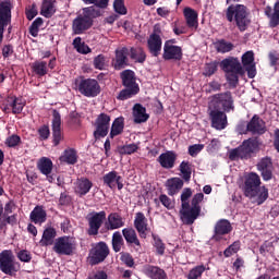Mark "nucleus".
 Here are the masks:
<instances>
[{"instance_id":"nucleus-1","label":"nucleus","mask_w":279,"mask_h":279,"mask_svg":"<svg viewBox=\"0 0 279 279\" xmlns=\"http://www.w3.org/2000/svg\"><path fill=\"white\" fill-rule=\"evenodd\" d=\"M260 175L256 172H250L244 177L243 194L248 199H255L257 206H263L269 199V189L265 185L260 186Z\"/></svg>"},{"instance_id":"nucleus-2","label":"nucleus","mask_w":279,"mask_h":279,"mask_svg":"<svg viewBox=\"0 0 279 279\" xmlns=\"http://www.w3.org/2000/svg\"><path fill=\"white\" fill-rule=\"evenodd\" d=\"M101 16V10L95 8V7H86L83 8L82 14H78L73 21H72V32L76 36H80L82 34H85L93 27L95 23V19H99Z\"/></svg>"},{"instance_id":"nucleus-3","label":"nucleus","mask_w":279,"mask_h":279,"mask_svg":"<svg viewBox=\"0 0 279 279\" xmlns=\"http://www.w3.org/2000/svg\"><path fill=\"white\" fill-rule=\"evenodd\" d=\"M220 69L226 73L230 88L239 86V77H245V69L239 58L228 57L220 62Z\"/></svg>"},{"instance_id":"nucleus-4","label":"nucleus","mask_w":279,"mask_h":279,"mask_svg":"<svg viewBox=\"0 0 279 279\" xmlns=\"http://www.w3.org/2000/svg\"><path fill=\"white\" fill-rule=\"evenodd\" d=\"M228 23H234L240 32H245L250 25V12L245 4H230L225 11Z\"/></svg>"},{"instance_id":"nucleus-5","label":"nucleus","mask_w":279,"mask_h":279,"mask_svg":"<svg viewBox=\"0 0 279 279\" xmlns=\"http://www.w3.org/2000/svg\"><path fill=\"white\" fill-rule=\"evenodd\" d=\"M260 147V142H258V137H253L248 140H244L242 145L236 148H233L229 153V158L231 160H247L252 158V154H256Z\"/></svg>"},{"instance_id":"nucleus-6","label":"nucleus","mask_w":279,"mask_h":279,"mask_svg":"<svg viewBox=\"0 0 279 279\" xmlns=\"http://www.w3.org/2000/svg\"><path fill=\"white\" fill-rule=\"evenodd\" d=\"M204 202V193H197L191 201V206L186 210H180L181 221L185 226H193L195 220L202 214V204Z\"/></svg>"},{"instance_id":"nucleus-7","label":"nucleus","mask_w":279,"mask_h":279,"mask_svg":"<svg viewBox=\"0 0 279 279\" xmlns=\"http://www.w3.org/2000/svg\"><path fill=\"white\" fill-rule=\"evenodd\" d=\"M76 88L83 97H98L101 94V85L95 78H84L81 76L80 80L75 81Z\"/></svg>"},{"instance_id":"nucleus-8","label":"nucleus","mask_w":279,"mask_h":279,"mask_svg":"<svg viewBox=\"0 0 279 279\" xmlns=\"http://www.w3.org/2000/svg\"><path fill=\"white\" fill-rule=\"evenodd\" d=\"M0 271L5 276H16L21 271V264L14 260L12 250H4L0 253Z\"/></svg>"},{"instance_id":"nucleus-9","label":"nucleus","mask_w":279,"mask_h":279,"mask_svg":"<svg viewBox=\"0 0 279 279\" xmlns=\"http://www.w3.org/2000/svg\"><path fill=\"white\" fill-rule=\"evenodd\" d=\"M208 106L223 110L225 112H234V97H232V92L227 90L213 95Z\"/></svg>"},{"instance_id":"nucleus-10","label":"nucleus","mask_w":279,"mask_h":279,"mask_svg":"<svg viewBox=\"0 0 279 279\" xmlns=\"http://www.w3.org/2000/svg\"><path fill=\"white\" fill-rule=\"evenodd\" d=\"M52 250L59 256H73L75 252V241L66 235L60 236L56 239Z\"/></svg>"},{"instance_id":"nucleus-11","label":"nucleus","mask_w":279,"mask_h":279,"mask_svg":"<svg viewBox=\"0 0 279 279\" xmlns=\"http://www.w3.org/2000/svg\"><path fill=\"white\" fill-rule=\"evenodd\" d=\"M227 111L217 109L216 107H210L208 105V114L211 121V128L215 130H226L228 128V116Z\"/></svg>"},{"instance_id":"nucleus-12","label":"nucleus","mask_w":279,"mask_h":279,"mask_svg":"<svg viewBox=\"0 0 279 279\" xmlns=\"http://www.w3.org/2000/svg\"><path fill=\"white\" fill-rule=\"evenodd\" d=\"M110 121L111 118L107 113H100L96 118L94 131L95 141H99V138H106L108 136V132H110Z\"/></svg>"},{"instance_id":"nucleus-13","label":"nucleus","mask_w":279,"mask_h":279,"mask_svg":"<svg viewBox=\"0 0 279 279\" xmlns=\"http://www.w3.org/2000/svg\"><path fill=\"white\" fill-rule=\"evenodd\" d=\"M110 255V247L106 242H98L89 252L90 265L104 263Z\"/></svg>"},{"instance_id":"nucleus-14","label":"nucleus","mask_w":279,"mask_h":279,"mask_svg":"<svg viewBox=\"0 0 279 279\" xmlns=\"http://www.w3.org/2000/svg\"><path fill=\"white\" fill-rule=\"evenodd\" d=\"M88 226L87 234L89 236H97L99 234V229L104 226V221H106V211L93 213L87 217Z\"/></svg>"},{"instance_id":"nucleus-15","label":"nucleus","mask_w":279,"mask_h":279,"mask_svg":"<svg viewBox=\"0 0 279 279\" xmlns=\"http://www.w3.org/2000/svg\"><path fill=\"white\" fill-rule=\"evenodd\" d=\"M52 143L56 147L60 145L62 141V116H60V111L53 109L52 111Z\"/></svg>"},{"instance_id":"nucleus-16","label":"nucleus","mask_w":279,"mask_h":279,"mask_svg":"<svg viewBox=\"0 0 279 279\" xmlns=\"http://www.w3.org/2000/svg\"><path fill=\"white\" fill-rule=\"evenodd\" d=\"M183 56H184V53L182 52V47L171 45V41L165 43L162 58L166 61L174 60V62H180V60H182Z\"/></svg>"},{"instance_id":"nucleus-17","label":"nucleus","mask_w":279,"mask_h":279,"mask_svg":"<svg viewBox=\"0 0 279 279\" xmlns=\"http://www.w3.org/2000/svg\"><path fill=\"white\" fill-rule=\"evenodd\" d=\"M12 23V3L10 1L0 2V32L4 33L7 25Z\"/></svg>"},{"instance_id":"nucleus-18","label":"nucleus","mask_w":279,"mask_h":279,"mask_svg":"<svg viewBox=\"0 0 279 279\" xmlns=\"http://www.w3.org/2000/svg\"><path fill=\"white\" fill-rule=\"evenodd\" d=\"M257 171L260 172V175L264 182H269L274 178V161L270 157H264L257 163Z\"/></svg>"},{"instance_id":"nucleus-19","label":"nucleus","mask_w":279,"mask_h":279,"mask_svg":"<svg viewBox=\"0 0 279 279\" xmlns=\"http://www.w3.org/2000/svg\"><path fill=\"white\" fill-rule=\"evenodd\" d=\"M247 130L250 134L253 136H263L265 132H267V126L265 125V121L260 119L257 114L253 116L252 119L246 122Z\"/></svg>"},{"instance_id":"nucleus-20","label":"nucleus","mask_w":279,"mask_h":279,"mask_svg":"<svg viewBox=\"0 0 279 279\" xmlns=\"http://www.w3.org/2000/svg\"><path fill=\"white\" fill-rule=\"evenodd\" d=\"M242 66L250 80L256 77V62H254V51L250 50L242 54Z\"/></svg>"},{"instance_id":"nucleus-21","label":"nucleus","mask_w":279,"mask_h":279,"mask_svg":"<svg viewBox=\"0 0 279 279\" xmlns=\"http://www.w3.org/2000/svg\"><path fill=\"white\" fill-rule=\"evenodd\" d=\"M232 232V223L229 222L228 219H220L216 222L214 228L213 241H221V236H226V234H230Z\"/></svg>"},{"instance_id":"nucleus-22","label":"nucleus","mask_w":279,"mask_h":279,"mask_svg":"<svg viewBox=\"0 0 279 279\" xmlns=\"http://www.w3.org/2000/svg\"><path fill=\"white\" fill-rule=\"evenodd\" d=\"M133 226L137 231V233L140 234L141 239H147V231L149 230V227H148L147 217H145V214L141 211L136 213Z\"/></svg>"},{"instance_id":"nucleus-23","label":"nucleus","mask_w":279,"mask_h":279,"mask_svg":"<svg viewBox=\"0 0 279 279\" xmlns=\"http://www.w3.org/2000/svg\"><path fill=\"white\" fill-rule=\"evenodd\" d=\"M120 78L122 81V86L124 88H133L135 90H141L138 83H136V74L132 70H124L120 73Z\"/></svg>"},{"instance_id":"nucleus-24","label":"nucleus","mask_w":279,"mask_h":279,"mask_svg":"<svg viewBox=\"0 0 279 279\" xmlns=\"http://www.w3.org/2000/svg\"><path fill=\"white\" fill-rule=\"evenodd\" d=\"M175 160H178V154L173 150H167L157 158V162H159L162 169H173Z\"/></svg>"},{"instance_id":"nucleus-25","label":"nucleus","mask_w":279,"mask_h":279,"mask_svg":"<svg viewBox=\"0 0 279 279\" xmlns=\"http://www.w3.org/2000/svg\"><path fill=\"white\" fill-rule=\"evenodd\" d=\"M129 50L126 47L116 50V59L113 60V68L116 71H122L125 66H130V61L128 60Z\"/></svg>"},{"instance_id":"nucleus-26","label":"nucleus","mask_w":279,"mask_h":279,"mask_svg":"<svg viewBox=\"0 0 279 279\" xmlns=\"http://www.w3.org/2000/svg\"><path fill=\"white\" fill-rule=\"evenodd\" d=\"M147 47L153 58H158L162 51V38L158 35H150L147 40Z\"/></svg>"},{"instance_id":"nucleus-27","label":"nucleus","mask_w":279,"mask_h":279,"mask_svg":"<svg viewBox=\"0 0 279 279\" xmlns=\"http://www.w3.org/2000/svg\"><path fill=\"white\" fill-rule=\"evenodd\" d=\"M184 186V181L178 177L170 178L166 181V187L168 191V195L173 197V195H178L182 187Z\"/></svg>"},{"instance_id":"nucleus-28","label":"nucleus","mask_w":279,"mask_h":279,"mask_svg":"<svg viewBox=\"0 0 279 279\" xmlns=\"http://www.w3.org/2000/svg\"><path fill=\"white\" fill-rule=\"evenodd\" d=\"M29 219L32 223L43 226L47 221V211L45 207L37 205L29 214Z\"/></svg>"},{"instance_id":"nucleus-29","label":"nucleus","mask_w":279,"mask_h":279,"mask_svg":"<svg viewBox=\"0 0 279 279\" xmlns=\"http://www.w3.org/2000/svg\"><path fill=\"white\" fill-rule=\"evenodd\" d=\"M90 189H93V181H89L88 178H81L76 181L74 192L78 197H84V195L90 193Z\"/></svg>"},{"instance_id":"nucleus-30","label":"nucleus","mask_w":279,"mask_h":279,"mask_svg":"<svg viewBox=\"0 0 279 279\" xmlns=\"http://www.w3.org/2000/svg\"><path fill=\"white\" fill-rule=\"evenodd\" d=\"M122 235L126 241V245H134L141 250V240H138V234H136V230L132 227L124 228L122 230Z\"/></svg>"},{"instance_id":"nucleus-31","label":"nucleus","mask_w":279,"mask_h":279,"mask_svg":"<svg viewBox=\"0 0 279 279\" xmlns=\"http://www.w3.org/2000/svg\"><path fill=\"white\" fill-rule=\"evenodd\" d=\"M133 119L134 123H147L149 121V114H147V109L141 104H135L133 107Z\"/></svg>"},{"instance_id":"nucleus-32","label":"nucleus","mask_w":279,"mask_h":279,"mask_svg":"<svg viewBox=\"0 0 279 279\" xmlns=\"http://www.w3.org/2000/svg\"><path fill=\"white\" fill-rule=\"evenodd\" d=\"M144 274L151 279H169L165 269L158 266H151V265L145 266Z\"/></svg>"},{"instance_id":"nucleus-33","label":"nucleus","mask_w":279,"mask_h":279,"mask_svg":"<svg viewBox=\"0 0 279 279\" xmlns=\"http://www.w3.org/2000/svg\"><path fill=\"white\" fill-rule=\"evenodd\" d=\"M37 169L43 175H51L53 171V161L47 157H41L37 162Z\"/></svg>"},{"instance_id":"nucleus-34","label":"nucleus","mask_w":279,"mask_h":279,"mask_svg":"<svg viewBox=\"0 0 279 279\" xmlns=\"http://www.w3.org/2000/svg\"><path fill=\"white\" fill-rule=\"evenodd\" d=\"M41 16L51 19L56 14V0H44L40 9Z\"/></svg>"},{"instance_id":"nucleus-35","label":"nucleus","mask_w":279,"mask_h":279,"mask_svg":"<svg viewBox=\"0 0 279 279\" xmlns=\"http://www.w3.org/2000/svg\"><path fill=\"white\" fill-rule=\"evenodd\" d=\"M118 180H123V177L119 175V172L112 170L102 177V182L109 189H117Z\"/></svg>"},{"instance_id":"nucleus-36","label":"nucleus","mask_w":279,"mask_h":279,"mask_svg":"<svg viewBox=\"0 0 279 279\" xmlns=\"http://www.w3.org/2000/svg\"><path fill=\"white\" fill-rule=\"evenodd\" d=\"M109 227L108 230H119V228H123L125 226V222L123 221V218L121 215L117 213H112L108 216Z\"/></svg>"},{"instance_id":"nucleus-37","label":"nucleus","mask_w":279,"mask_h":279,"mask_svg":"<svg viewBox=\"0 0 279 279\" xmlns=\"http://www.w3.org/2000/svg\"><path fill=\"white\" fill-rule=\"evenodd\" d=\"M183 14H184L187 27H197V11L186 7L183 10Z\"/></svg>"},{"instance_id":"nucleus-38","label":"nucleus","mask_w":279,"mask_h":279,"mask_svg":"<svg viewBox=\"0 0 279 279\" xmlns=\"http://www.w3.org/2000/svg\"><path fill=\"white\" fill-rule=\"evenodd\" d=\"M214 47L218 53H230L234 49V44L226 39H218L214 43Z\"/></svg>"},{"instance_id":"nucleus-39","label":"nucleus","mask_w":279,"mask_h":279,"mask_svg":"<svg viewBox=\"0 0 279 279\" xmlns=\"http://www.w3.org/2000/svg\"><path fill=\"white\" fill-rule=\"evenodd\" d=\"M57 231L53 229V227H48L44 230L43 236H41V243L43 245H53V239L57 236Z\"/></svg>"},{"instance_id":"nucleus-40","label":"nucleus","mask_w":279,"mask_h":279,"mask_svg":"<svg viewBox=\"0 0 279 279\" xmlns=\"http://www.w3.org/2000/svg\"><path fill=\"white\" fill-rule=\"evenodd\" d=\"M33 72L39 77H45L49 73V68H47V61H35L32 65Z\"/></svg>"},{"instance_id":"nucleus-41","label":"nucleus","mask_w":279,"mask_h":279,"mask_svg":"<svg viewBox=\"0 0 279 279\" xmlns=\"http://www.w3.org/2000/svg\"><path fill=\"white\" fill-rule=\"evenodd\" d=\"M141 93V89H134L132 87H125L124 89L120 90L117 96L118 101H126V99H132V97H136Z\"/></svg>"},{"instance_id":"nucleus-42","label":"nucleus","mask_w":279,"mask_h":279,"mask_svg":"<svg viewBox=\"0 0 279 279\" xmlns=\"http://www.w3.org/2000/svg\"><path fill=\"white\" fill-rule=\"evenodd\" d=\"M125 128V123L123 122V118H117L110 131V138H114V136H119V134H123V129Z\"/></svg>"},{"instance_id":"nucleus-43","label":"nucleus","mask_w":279,"mask_h":279,"mask_svg":"<svg viewBox=\"0 0 279 279\" xmlns=\"http://www.w3.org/2000/svg\"><path fill=\"white\" fill-rule=\"evenodd\" d=\"M111 245H112L113 252L116 253L121 252V248L125 245V241L123 240V235L121 234V232L116 231L112 234Z\"/></svg>"},{"instance_id":"nucleus-44","label":"nucleus","mask_w":279,"mask_h":279,"mask_svg":"<svg viewBox=\"0 0 279 279\" xmlns=\"http://www.w3.org/2000/svg\"><path fill=\"white\" fill-rule=\"evenodd\" d=\"M131 60L138 62V64H143L147 60V54L143 48H131Z\"/></svg>"},{"instance_id":"nucleus-45","label":"nucleus","mask_w":279,"mask_h":279,"mask_svg":"<svg viewBox=\"0 0 279 279\" xmlns=\"http://www.w3.org/2000/svg\"><path fill=\"white\" fill-rule=\"evenodd\" d=\"M61 162H66L68 165H75L77 162V151L75 149H66L63 156L60 157Z\"/></svg>"},{"instance_id":"nucleus-46","label":"nucleus","mask_w":279,"mask_h":279,"mask_svg":"<svg viewBox=\"0 0 279 279\" xmlns=\"http://www.w3.org/2000/svg\"><path fill=\"white\" fill-rule=\"evenodd\" d=\"M193 196V191L185 187L181 194V210H186L190 207L189 199Z\"/></svg>"},{"instance_id":"nucleus-47","label":"nucleus","mask_w":279,"mask_h":279,"mask_svg":"<svg viewBox=\"0 0 279 279\" xmlns=\"http://www.w3.org/2000/svg\"><path fill=\"white\" fill-rule=\"evenodd\" d=\"M45 23L43 17H36L29 26V34L33 38H38V32H40L41 25Z\"/></svg>"},{"instance_id":"nucleus-48","label":"nucleus","mask_w":279,"mask_h":279,"mask_svg":"<svg viewBox=\"0 0 279 279\" xmlns=\"http://www.w3.org/2000/svg\"><path fill=\"white\" fill-rule=\"evenodd\" d=\"M179 171H181L182 175H183V180L185 182H190L191 181V163L189 161H182L179 166Z\"/></svg>"},{"instance_id":"nucleus-49","label":"nucleus","mask_w":279,"mask_h":279,"mask_svg":"<svg viewBox=\"0 0 279 279\" xmlns=\"http://www.w3.org/2000/svg\"><path fill=\"white\" fill-rule=\"evenodd\" d=\"M151 238H153V245L154 247H156V252L159 256H163L165 255V243L162 242V239H160V236L156 235L155 233H151Z\"/></svg>"},{"instance_id":"nucleus-50","label":"nucleus","mask_w":279,"mask_h":279,"mask_svg":"<svg viewBox=\"0 0 279 279\" xmlns=\"http://www.w3.org/2000/svg\"><path fill=\"white\" fill-rule=\"evenodd\" d=\"M118 151L121 156H131V154H136V151H138V146L136 144H128L118 147Z\"/></svg>"},{"instance_id":"nucleus-51","label":"nucleus","mask_w":279,"mask_h":279,"mask_svg":"<svg viewBox=\"0 0 279 279\" xmlns=\"http://www.w3.org/2000/svg\"><path fill=\"white\" fill-rule=\"evenodd\" d=\"M218 69H219L218 61H211L209 63H206L204 69L205 77H211V75H215V73H217Z\"/></svg>"},{"instance_id":"nucleus-52","label":"nucleus","mask_w":279,"mask_h":279,"mask_svg":"<svg viewBox=\"0 0 279 279\" xmlns=\"http://www.w3.org/2000/svg\"><path fill=\"white\" fill-rule=\"evenodd\" d=\"M206 271L205 265H199L192 268L187 275V279H199L202 275Z\"/></svg>"},{"instance_id":"nucleus-53","label":"nucleus","mask_w":279,"mask_h":279,"mask_svg":"<svg viewBox=\"0 0 279 279\" xmlns=\"http://www.w3.org/2000/svg\"><path fill=\"white\" fill-rule=\"evenodd\" d=\"M241 250V241H235L231 245H229L225 252L223 256L225 258H230V256H233V254H236Z\"/></svg>"},{"instance_id":"nucleus-54","label":"nucleus","mask_w":279,"mask_h":279,"mask_svg":"<svg viewBox=\"0 0 279 279\" xmlns=\"http://www.w3.org/2000/svg\"><path fill=\"white\" fill-rule=\"evenodd\" d=\"M113 10L117 14L125 15L128 14V8H125V0H114Z\"/></svg>"},{"instance_id":"nucleus-55","label":"nucleus","mask_w":279,"mask_h":279,"mask_svg":"<svg viewBox=\"0 0 279 279\" xmlns=\"http://www.w3.org/2000/svg\"><path fill=\"white\" fill-rule=\"evenodd\" d=\"M94 68L98 71H104L106 69V56L98 54L94 58Z\"/></svg>"},{"instance_id":"nucleus-56","label":"nucleus","mask_w":279,"mask_h":279,"mask_svg":"<svg viewBox=\"0 0 279 279\" xmlns=\"http://www.w3.org/2000/svg\"><path fill=\"white\" fill-rule=\"evenodd\" d=\"M86 5H96V8H100L101 10H106L108 8V0H82Z\"/></svg>"},{"instance_id":"nucleus-57","label":"nucleus","mask_w":279,"mask_h":279,"mask_svg":"<svg viewBox=\"0 0 279 279\" xmlns=\"http://www.w3.org/2000/svg\"><path fill=\"white\" fill-rule=\"evenodd\" d=\"M7 147H19L21 145V136L13 134L5 140Z\"/></svg>"},{"instance_id":"nucleus-58","label":"nucleus","mask_w":279,"mask_h":279,"mask_svg":"<svg viewBox=\"0 0 279 279\" xmlns=\"http://www.w3.org/2000/svg\"><path fill=\"white\" fill-rule=\"evenodd\" d=\"M120 260L124 263L126 267H134V257H132V254L130 253H120Z\"/></svg>"},{"instance_id":"nucleus-59","label":"nucleus","mask_w":279,"mask_h":279,"mask_svg":"<svg viewBox=\"0 0 279 279\" xmlns=\"http://www.w3.org/2000/svg\"><path fill=\"white\" fill-rule=\"evenodd\" d=\"M279 25V1L274 4V12H272V25L270 29H276Z\"/></svg>"},{"instance_id":"nucleus-60","label":"nucleus","mask_w":279,"mask_h":279,"mask_svg":"<svg viewBox=\"0 0 279 279\" xmlns=\"http://www.w3.org/2000/svg\"><path fill=\"white\" fill-rule=\"evenodd\" d=\"M17 258L21 263H32V253L27 250H22L17 252Z\"/></svg>"},{"instance_id":"nucleus-61","label":"nucleus","mask_w":279,"mask_h":279,"mask_svg":"<svg viewBox=\"0 0 279 279\" xmlns=\"http://www.w3.org/2000/svg\"><path fill=\"white\" fill-rule=\"evenodd\" d=\"M11 108L13 114H21V112H23V108H25V104H23L21 98H16L15 104Z\"/></svg>"},{"instance_id":"nucleus-62","label":"nucleus","mask_w":279,"mask_h":279,"mask_svg":"<svg viewBox=\"0 0 279 279\" xmlns=\"http://www.w3.org/2000/svg\"><path fill=\"white\" fill-rule=\"evenodd\" d=\"M204 149V144H194L189 147V154L195 158Z\"/></svg>"},{"instance_id":"nucleus-63","label":"nucleus","mask_w":279,"mask_h":279,"mask_svg":"<svg viewBox=\"0 0 279 279\" xmlns=\"http://www.w3.org/2000/svg\"><path fill=\"white\" fill-rule=\"evenodd\" d=\"M70 125H81L82 120L77 111H72L69 116Z\"/></svg>"},{"instance_id":"nucleus-64","label":"nucleus","mask_w":279,"mask_h":279,"mask_svg":"<svg viewBox=\"0 0 279 279\" xmlns=\"http://www.w3.org/2000/svg\"><path fill=\"white\" fill-rule=\"evenodd\" d=\"M38 134L41 141H47V138H49V135L51 134V131L49 130V125H43L41 128H39Z\"/></svg>"}]
</instances>
